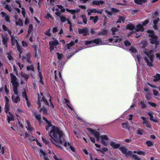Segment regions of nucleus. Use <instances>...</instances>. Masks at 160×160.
<instances>
[{"label": "nucleus", "mask_w": 160, "mask_h": 160, "mask_svg": "<svg viewBox=\"0 0 160 160\" xmlns=\"http://www.w3.org/2000/svg\"><path fill=\"white\" fill-rule=\"evenodd\" d=\"M27 70L28 71L32 70L34 71V68L33 65H31L30 66H28L27 68Z\"/></svg>", "instance_id": "a18cd8bd"}, {"label": "nucleus", "mask_w": 160, "mask_h": 160, "mask_svg": "<svg viewBox=\"0 0 160 160\" xmlns=\"http://www.w3.org/2000/svg\"><path fill=\"white\" fill-rule=\"evenodd\" d=\"M38 108H40L41 107V102L43 101L45 104L47 105L48 106H51V108L53 109L54 108V106L51 102V99L49 95H47V97L49 98L48 99L49 102H48L47 99H45L44 97L43 96L42 93L41 92L40 94H38Z\"/></svg>", "instance_id": "20e7f679"}, {"label": "nucleus", "mask_w": 160, "mask_h": 160, "mask_svg": "<svg viewBox=\"0 0 160 160\" xmlns=\"http://www.w3.org/2000/svg\"><path fill=\"white\" fill-rule=\"evenodd\" d=\"M104 3V2L102 0H95L92 1V4L97 6L102 5Z\"/></svg>", "instance_id": "a211bd4d"}, {"label": "nucleus", "mask_w": 160, "mask_h": 160, "mask_svg": "<svg viewBox=\"0 0 160 160\" xmlns=\"http://www.w3.org/2000/svg\"><path fill=\"white\" fill-rule=\"evenodd\" d=\"M2 43L3 44L6 45V43L7 41L8 40V38L7 37L2 36Z\"/></svg>", "instance_id": "37998d69"}, {"label": "nucleus", "mask_w": 160, "mask_h": 160, "mask_svg": "<svg viewBox=\"0 0 160 160\" xmlns=\"http://www.w3.org/2000/svg\"><path fill=\"white\" fill-rule=\"evenodd\" d=\"M58 58L59 59H61L63 57V55L62 54H60L58 52L57 53Z\"/></svg>", "instance_id": "13d9d810"}, {"label": "nucleus", "mask_w": 160, "mask_h": 160, "mask_svg": "<svg viewBox=\"0 0 160 160\" xmlns=\"http://www.w3.org/2000/svg\"><path fill=\"white\" fill-rule=\"evenodd\" d=\"M128 124L127 123H122V127L123 128L128 129L130 132H131V131L130 130V128L128 127Z\"/></svg>", "instance_id": "c85d7f7f"}, {"label": "nucleus", "mask_w": 160, "mask_h": 160, "mask_svg": "<svg viewBox=\"0 0 160 160\" xmlns=\"http://www.w3.org/2000/svg\"><path fill=\"white\" fill-rule=\"evenodd\" d=\"M120 150L122 152L126 155H132V153L130 151H128L124 147H121Z\"/></svg>", "instance_id": "4468645a"}, {"label": "nucleus", "mask_w": 160, "mask_h": 160, "mask_svg": "<svg viewBox=\"0 0 160 160\" xmlns=\"http://www.w3.org/2000/svg\"><path fill=\"white\" fill-rule=\"evenodd\" d=\"M78 41V39H76L75 42L73 41H71L70 43H69L68 44H67L66 45V48H65L64 50L66 51L67 49V48L68 49H70L71 47L75 43L77 42Z\"/></svg>", "instance_id": "f3484780"}, {"label": "nucleus", "mask_w": 160, "mask_h": 160, "mask_svg": "<svg viewBox=\"0 0 160 160\" xmlns=\"http://www.w3.org/2000/svg\"><path fill=\"white\" fill-rule=\"evenodd\" d=\"M109 41L112 43H115L117 42H120L122 41V39L119 37H114L113 38H110L109 40Z\"/></svg>", "instance_id": "ddd939ff"}, {"label": "nucleus", "mask_w": 160, "mask_h": 160, "mask_svg": "<svg viewBox=\"0 0 160 160\" xmlns=\"http://www.w3.org/2000/svg\"><path fill=\"white\" fill-rule=\"evenodd\" d=\"M78 32L79 34H82L83 36H86L89 33L88 29L87 28L83 29H78Z\"/></svg>", "instance_id": "f8f14e48"}, {"label": "nucleus", "mask_w": 160, "mask_h": 160, "mask_svg": "<svg viewBox=\"0 0 160 160\" xmlns=\"http://www.w3.org/2000/svg\"><path fill=\"white\" fill-rule=\"evenodd\" d=\"M124 44L126 46H129L131 45V43L128 41L126 40L123 42Z\"/></svg>", "instance_id": "bf43d9fd"}, {"label": "nucleus", "mask_w": 160, "mask_h": 160, "mask_svg": "<svg viewBox=\"0 0 160 160\" xmlns=\"http://www.w3.org/2000/svg\"><path fill=\"white\" fill-rule=\"evenodd\" d=\"M110 145L113 148H117L120 146L119 144L117 143L112 141L111 142Z\"/></svg>", "instance_id": "cd10ccee"}, {"label": "nucleus", "mask_w": 160, "mask_h": 160, "mask_svg": "<svg viewBox=\"0 0 160 160\" xmlns=\"http://www.w3.org/2000/svg\"><path fill=\"white\" fill-rule=\"evenodd\" d=\"M1 13L2 17L7 22H10V16L9 15L3 12H2Z\"/></svg>", "instance_id": "2eb2a0df"}, {"label": "nucleus", "mask_w": 160, "mask_h": 160, "mask_svg": "<svg viewBox=\"0 0 160 160\" xmlns=\"http://www.w3.org/2000/svg\"><path fill=\"white\" fill-rule=\"evenodd\" d=\"M148 20H146L144 22H142V24H139L135 26L132 24H128L127 26V29L132 31V32H143L144 30L143 27L145 26L149 22Z\"/></svg>", "instance_id": "7ed1b4c3"}, {"label": "nucleus", "mask_w": 160, "mask_h": 160, "mask_svg": "<svg viewBox=\"0 0 160 160\" xmlns=\"http://www.w3.org/2000/svg\"><path fill=\"white\" fill-rule=\"evenodd\" d=\"M35 57L37 58H38L41 55V52L37 48L36 46H35Z\"/></svg>", "instance_id": "5701e85b"}, {"label": "nucleus", "mask_w": 160, "mask_h": 160, "mask_svg": "<svg viewBox=\"0 0 160 160\" xmlns=\"http://www.w3.org/2000/svg\"><path fill=\"white\" fill-rule=\"evenodd\" d=\"M8 33L11 35V38L12 40V45L14 46L16 44L17 48L18 51L19 52L20 55V54L22 53L21 52V49L20 47V46L19 45L17 41L15 39V38L13 36L11 35V32L10 31H8Z\"/></svg>", "instance_id": "9b49d317"}, {"label": "nucleus", "mask_w": 160, "mask_h": 160, "mask_svg": "<svg viewBox=\"0 0 160 160\" xmlns=\"http://www.w3.org/2000/svg\"><path fill=\"white\" fill-rule=\"evenodd\" d=\"M9 110V105H5V112L6 113H8Z\"/></svg>", "instance_id": "4d7b16f0"}, {"label": "nucleus", "mask_w": 160, "mask_h": 160, "mask_svg": "<svg viewBox=\"0 0 160 160\" xmlns=\"http://www.w3.org/2000/svg\"><path fill=\"white\" fill-rule=\"evenodd\" d=\"M7 120L8 122L9 123L10 121H13L14 120V117L12 114L10 112H8L7 115Z\"/></svg>", "instance_id": "4be33fe9"}, {"label": "nucleus", "mask_w": 160, "mask_h": 160, "mask_svg": "<svg viewBox=\"0 0 160 160\" xmlns=\"http://www.w3.org/2000/svg\"><path fill=\"white\" fill-rule=\"evenodd\" d=\"M49 18H50L52 19V18L51 15L49 13H47L45 16V18L46 19H49Z\"/></svg>", "instance_id": "774afa93"}, {"label": "nucleus", "mask_w": 160, "mask_h": 160, "mask_svg": "<svg viewBox=\"0 0 160 160\" xmlns=\"http://www.w3.org/2000/svg\"><path fill=\"white\" fill-rule=\"evenodd\" d=\"M7 58H8L10 62L12 63L13 61V58L12 57L11 52H7Z\"/></svg>", "instance_id": "a878e982"}, {"label": "nucleus", "mask_w": 160, "mask_h": 160, "mask_svg": "<svg viewBox=\"0 0 160 160\" xmlns=\"http://www.w3.org/2000/svg\"><path fill=\"white\" fill-rule=\"evenodd\" d=\"M38 75L39 77V78H40V80L39 81L40 82L42 83L43 84V81H42V75L41 74V72H39V73L38 74Z\"/></svg>", "instance_id": "3c124183"}, {"label": "nucleus", "mask_w": 160, "mask_h": 160, "mask_svg": "<svg viewBox=\"0 0 160 160\" xmlns=\"http://www.w3.org/2000/svg\"><path fill=\"white\" fill-rule=\"evenodd\" d=\"M37 138L32 136H30L29 137L28 139L30 142H32V141H35Z\"/></svg>", "instance_id": "58836bf2"}, {"label": "nucleus", "mask_w": 160, "mask_h": 160, "mask_svg": "<svg viewBox=\"0 0 160 160\" xmlns=\"http://www.w3.org/2000/svg\"><path fill=\"white\" fill-rule=\"evenodd\" d=\"M5 105H10V104L9 103V100L8 98L7 97H5Z\"/></svg>", "instance_id": "5fc2aeb1"}, {"label": "nucleus", "mask_w": 160, "mask_h": 160, "mask_svg": "<svg viewBox=\"0 0 160 160\" xmlns=\"http://www.w3.org/2000/svg\"><path fill=\"white\" fill-rule=\"evenodd\" d=\"M64 100H65V103H67V105H68V107L71 110H73V108L71 107L69 105V101L67 100V99H66V98H65L64 99Z\"/></svg>", "instance_id": "8fccbe9b"}, {"label": "nucleus", "mask_w": 160, "mask_h": 160, "mask_svg": "<svg viewBox=\"0 0 160 160\" xmlns=\"http://www.w3.org/2000/svg\"><path fill=\"white\" fill-rule=\"evenodd\" d=\"M140 103L141 105V107L142 108L145 109L146 108V105L144 101H141Z\"/></svg>", "instance_id": "49530a36"}, {"label": "nucleus", "mask_w": 160, "mask_h": 160, "mask_svg": "<svg viewBox=\"0 0 160 160\" xmlns=\"http://www.w3.org/2000/svg\"><path fill=\"white\" fill-rule=\"evenodd\" d=\"M87 129L91 132L96 138L97 141L100 142L105 146H107L109 143L108 137L105 135L100 136L98 132L90 128H87Z\"/></svg>", "instance_id": "f03ea898"}, {"label": "nucleus", "mask_w": 160, "mask_h": 160, "mask_svg": "<svg viewBox=\"0 0 160 160\" xmlns=\"http://www.w3.org/2000/svg\"><path fill=\"white\" fill-rule=\"evenodd\" d=\"M49 44L50 45L56 46L58 44V41L54 40L53 41H50L49 42Z\"/></svg>", "instance_id": "c756f323"}, {"label": "nucleus", "mask_w": 160, "mask_h": 160, "mask_svg": "<svg viewBox=\"0 0 160 160\" xmlns=\"http://www.w3.org/2000/svg\"><path fill=\"white\" fill-rule=\"evenodd\" d=\"M119 11V10L115 8H112V12H108L107 11H106V12H107V13L109 15H112V12H118Z\"/></svg>", "instance_id": "473e14b6"}, {"label": "nucleus", "mask_w": 160, "mask_h": 160, "mask_svg": "<svg viewBox=\"0 0 160 160\" xmlns=\"http://www.w3.org/2000/svg\"><path fill=\"white\" fill-rule=\"evenodd\" d=\"M134 153H137L138 154L140 155H143L144 156L145 155V152L141 151H134Z\"/></svg>", "instance_id": "c03bdc74"}, {"label": "nucleus", "mask_w": 160, "mask_h": 160, "mask_svg": "<svg viewBox=\"0 0 160 160\" xmlns=\"http://www.w3.org/2000/svg\"><path fill=\"white\" fill-rule=\"evenodd\" d=\"M90 20H93V22L94 23H95L98 20V17L95 16V17L93 16H91L90 18Z\"/></svg>", "instance_id": "ea45409f"}, {"label": "nucleus", "mask_w": 160, "mask_h": 160, "mask_svg": "<svg viewBox=\"0 0 160 160\" xmlns=\"http://www.w3.org/2000/svg\"><path fill=\"white\" fill-rule=\"evenodd\" d=\"M125 18L122 16L119 17L118 20L117 22V23H121L122 22H124Z\"/></svg>", "instance_id": "e433bc0d"}, {"label": "nucleus", "mask_w": 160, "mask_h": 160, "mask_svg": "<svg viewBox=\"0 0 160 160\" xmlns=\"http://www.w3.org/2000/svg\"><path fill=\"white\" fill-rule=\"evenodd\" d=\"M159 80H160V75L159 74H157L154 77L153 81L155 82H156Z\"/></svg>", "instance_id": "4c0bfd02"}, {"label": "nucleus", "mask_w": 160, "mask_h": 160, "mask_svg": "<svg viewBox=\"0 0 160 160\" xmlns=\"http://www.w3.org/2000/svg\"><path fill=\"white\" fill-rule=\"evenodd\" d=\"M147 0H134V2L137 4H142L147 2Z\"/></svg>", "instance_id": "7c9ffc66"}, {"label": "nucleus", "mask_w": 160, "mask_h": 160, "mask_svg": "<svg viewBox=\"0 0 160 160\" xmlns=\"http://www.w3.org/2000/svg\"><path fill=\"white\" fill-rule=\"evenodd\" d=\"M16 24L17 25H19L20 26H22L23 25V23L21 19H18L16 21Z\"/></svg>", "instance_id": "72a5a7b5"}, {"label": "nucleus", "mask_w": 160, "mask_h": 160, "mask_svg": "<svg viewBox=\"0 0 160 160\" xmlns=\"http://www.w3.org/2000/svg\"><path fill=\"white\" fill-rule=\"evenodd\" d=\"M11 76V82L12 83L13 86V89H18V87L19 86L18 81L17 78L13 74L11 73L10 74Z\"/></svg>", "instance_id": "1a4fd4ad"}, {"label": "nucleus", "mask_w": 160, "mask_h": 160, "mask_svg": "<svg viewBox=\"0 0 160 160\" xmlns=\"http://www.w3.org/2000/svg\"><path fill=\"white\" fill-rule=\"evenodd\" d=\"M66 10L67 11L69 12L72 14L77 13L79 12V10L78 9H77L76 10H72L69 9H66Z\"/></svg>", "instance_id": "bb28decb"}, {"label": "nucleus", "mask_w": 160, "mask_h": 160, "mask_svg": "<svg viewBox=\"0 0 160 160\" xmlns=\"http://www.w3.org/2000/svg\"><path fill=\"white\" fill-rule=\"evenodd\" d=\"M39 111L43 114H46L47 113V110L45 108L43 107L40 109Z\"/></svg>", "instance_id": "79ce46f5"}, {"label": "nucleus", "mask_w": 160, "mask_h": 160, "mask_svg": "<svg viewBox=\"0 0 160 160\" xmlns=\"http://www.w3.org/2000/svg\"><path fill=\"white\" fill-rule=\"evenodd\" d=\"M4 147H2L1 145L0 144V152L2 154H3L4 153Z\"/></svg>", "instance_id": "603ef678"}, {"label": "nucleus", "mask_w": 160, "mask_h": 160, "mask_svg": "<svg viewBox=\"0 0 160 160\" xmlns=\"http://www.w3.org/2000/svg\"><path fill=\"white\" fill-rule=\"evenodd\" d=\"M22 14L23 17L25 18V10L23 8H22Z\"/></svg>", "instance_id": "69168bd1"}, {"label": "nucleus", "mask_w": 160, "mask_h": 160, "mask_svg": "<svg viewBox=\"0 0 160 160\" xmlns=\"http://www.w3.org/2000/svg\"><path fill=\"white\" fill-rule=\"evenodd\" d=\"M5 8L10 12H11L12 11L13 9L11 7L9 6L7 4L5 5Z\"/></svg>", "instance_id": "a19ab883"}, {"label": "nucleus", "mask_w": 160, "mask_h": 160, "mask_svg": "<svg viewBox=\"0 0 160 160\" xmlns=\"http://www.w3.org/2000/svg\"><path fill=\"white\" fill-rule=\"evenodd\" d=\"M57 6L59 9H61V11L62 12H64L65 11V9L63 8V7L61 5H57Z\"/></svg>", "instance_id": "6e6d98bb"}, {"label": "nucleus", "mask_w": 160, "mask_h": 160, "mask_svg": "<svg viewBox=\"0 0 160 160\" xmlns=\"http://www.w3.org/2000/svg\"><path fill=\"white\" fill-rule=\"evenodd\" d=\"M51 29L50 28L49 29L47 30L45 32V34L48 36H51V33L50 32Z\"/></svg>", "instance_id": "de8ad7c7"}, {"label": "nucleus", "mask_w": 160, "mask_h": 160, "mask_svg": "<svg viewBox=\"0 0 160 160\" xmlns=\"http://www.w3.org/2000/svg\"><path fill=\"white\" fill-rule=\"evenodd\" d=\"M144 52L147 57L144 58V60L147 65L150 66H152L153 61L154 53L151 50H144Z\"/></svg>", "instance_id": "39448f33"}, {"label": "nucleus", "mask_w": 160, "mask_h": 160, "mask_svg": "<svg viewBox=\"0 0 160 160\" xmlns=\"http://www.w3.org/2000/svg\"><path fill=\"white\" fill-rule=\"evenodd\" d=\"M160 19L158 18L154 19L153 21V28L157 30L158 27L157 26V23L159 21Z\"/></svg>", "instance_id": "b1692460"}, {"label": "nucleus", "mask_w": 160, "mask_h": 160, "mask_svg": "<svg viewBox=\"0 0 160 160\" xmlns=\"http://www.w3.org/2000/svg\"><path fill=\"white\" fill-rule=\"evenodd\" d=\"M33 114L35 117L38 120L40 124L42 122V119L41 118V115L40 114H37L36 113L35 111H33Z\"/></svg>", "instance_id": "412c9836"}, {"label": "nucleus", "mask_w": 160, "mask_h": 160, "mask_svg": "<svg viewBox=\"0 0 160 160\" xmlns=\"http://www.w3.org/2000/svg\"><path fill=\"white\" fill-rule=\"evenodd\" d=\"M85 43L86 45H90V47L104 44V43L99 39H96L93 40L85 41Z\"/></svg>", "instance_id": "0eeeda50"}, {"label": "nucleus", "mask_w": 160, "mask_h": 160, "mask_svg": "<svg viewBox=\"0 0 160 160\" xmlns=\"http://www.w3.org/2000/svg\"><path fill=\"white\" fill-rule=\"evenodd\" d=\"M42 140L45 144H48L49 141L44 139L43 137H42Z\"/></svg>", "instance_id": "338daca9"}, {"label": "nucleus", "mask_w": 160, "mask_h": 160, "mask_svg": "<svg viewBox=\"0 0 160 160\" xmlns=\"http://www.w3.org/2000/svg\"><path fill=\"white\" fill-rule=\"evenodd\" d=\"M148 114L150 117V120L151 121H152L155 122H158V120L157 119H153V117L152 113L148 112Z\"/></svg>", "instance_id": "2f4dec72"}, {"label": "nucleus", "mask_w": 160, "mask_h": 160, "mask_svg": "<svg viewBox=\"0 0 160 160\" xmlns=\"http://www.w3.org/2000/svg\"><path fill=\"white\" fill-rule=\"evenodd\" d=\"M51 137V142L56 146L61 148V145H63L68 149H70L72 152H74L75 149L74 147L69 142H67L64 139L65 134L58 127L53 126L49 133Z\"/></svg>", "instance_id": "f257e3e1"}, {"label": "nucleus", "mask_w": 160, "mask_h": 160, "mask_svg": "<svg viewBox=\"0 0 160 160\" xmlns=\"http://www.w3.org/2000/svg\"><path fill=\"white\" fill-rule=\"evenodd\" d=\"M147 32L149 34V36L151 37L150 39L151 43L156 45H158L159 41L158 40V37L154 35L153 31L149 30L147 31Z\"/></svg>", "instance_id": "6e6552de"}, {"label": "nucleus", "mask_w": 160, "mask_h": 160, "mask_svg": "<svg viewBox=\"0 0 160 160\" xmlns=\"http://www.w3.org/2000/svg\"><path fill=\"white\" fill-rule=\"evenodd\" d=\"M39 153L41 157V155H42L43 159L44 160H49L46 155V153L42 149H40Z\"/></svg>", "instance_id": "6ab92c4d"}, {"label": "nucleus", "mask_w": 160, "mask_h": 160, "mask_svg": "<svg viewBox=\"0 0 160 160\" xmlns=\"http://www.w3.org/2000/svg\"><path fill=\"white\" fill-rule=\"evenodd\" d=\"M107 33V32L106 30H103L101 32L98 33L99 35L102 34L103 35H106Z\"/></svg>", "instance_id": "864d4df0"}, {"label": "nucleus", "mask_w": 160, "mask_h": 160, "mask_svg": "<svg viewBox=\"0 0 160 160\" xmlns=\"http://www.w3.org/2000/svg\"><path fill=\"white\" fill-rule=\"evenodd\" d=\"M146 144L148 147L152 146L153 145V142L150 141H147L146 142Z\"/></svg>", "instance_id": "e2e57ef3"}, {"label": "nucleus", "mask_w": 160, "mask_h": 160, "mask_svg": "<svg viewBox=\"0 0 160 160\" xmlns=\"http://www.w3.org/2000/svg\"><path fill=\"white\" fill-rule=\"evenodd\" d=\"M26 122L27 125L26 126V127L27 130L30 132L32 131L33 130V128L31 127L30 122L28 121H27Z\"/></svg>", "instance_id": "393cba45"}, {"label": "nucleus", "mask_w": 160, "mask_h": 160, "mask_svg": "<svg viewBox=\"0 0 160 160\" xmlns=\"http://www.w3.org/2000/svg\"><path fill=\"white\" fill-rule=\"evenodd\" d=\"M141 118L143 120V122L142 123L143 124H145L146 126L148 128H151V126L150 124L148 122V121L147 120V119L146 118L143 117H141Z\"/></svg>", "instance_id": "dca6fc26"}, {"label": "nucleus", "mask_w": 160, "mask_h": 160, "mask_svg": "<svg viewBox=\"0 0 160 160\" xmlns=\"http://www.w3.org/2000/svg\"><path fill=\"white\" fill-rule=\"evenodd\" d=\"M43 120L46 122L47 125L46 127V129L47 131H48L49 129V128L51 127L52 126V124L46 118L44 117H43Z\"/></svg>", "instance_id": "aec40b11"}, {"label": "nucleus", "mask_w": 160, "mask_h": 160, "mask_svg": "<svg viewBox=\"0 0 160 160\" xmlns=\"http://www.w3.org/2000/svg\"><path fill=\"white\" fill-rule=\"evenodd\" d=\"M22 96L23 98H25L26 100H27L28 99L26 89H24L23 91L22 92Z\"/></svg>", "instance_id": "c9c22d12"}, {"label": "nucleus", "mask_w": 160, "mask_h": 160, "mask_svg": "<svg viewBox=\"0 0 160 160\" xmlns=\"http://www.w3.org/2000/svg\"><path fill=\"white\" fill-rule=\"evenodd\" d=\"M96 9H89L87 10L88 14L89 15H91L92 13H96Z\"/></svg>", "instance_id": "f704fd0d"}, {"label": "nucleus", "mask_w": 160, "mask_h": 160, "mask_svg": "<svg viewBox=\"0 0 160 160\" xmlns=\"http://www.w3.org/2000/svg\"><path fill=\"white\" fill-rule=\"evenodd\" d=\"M32 24L29 25V29L28 31V32H31L32 31Z\"/></svg>", "instance_id": "052dcab7"}, {"label": "nucleus", "mask_w": 160, "mask_h": 160, "mask_svg": "<svg viewBox=\"0 0 160 160\" xmlns=\"http://www.w3.org/2000/svg\"><path fill=\"white\" fill-rule=\"evenodd\" d=\"M60 18L61 22H65L66 20H68L65 17L62 15L60 16Z\"/></svg>", "instance_id": "09e8293b"}, {"label": "nucleus", "mask_w": 160, "mask_h": 160, "mask_svg": "<svg viewBox=\"0 0 160 160\" xmlns=\"http://www.w3.org/2000/svg\"><path fill=\"white\" fill-rule=\"evenodd\" d=\"M22 44L23 47L25 48L28 45V43L25 41H23L22 42Z\"/></svg>", "instance_id": "0e129e2a"}, {"label": "nucleus", "mask_w": 160, "mask_h": 160, "mask_svg": "<svg viewBox=\"0 0 160 160\" xmlns=\"http://www.w3.org/2000/svg\"><path fill=\"white\" fill-rule=\"evenodd\" d=\"M13 91L14 94L12 96V99L13 102L17 103L20 101L19 92L18 89H13Z\"/></svg>", "instance_id": "9d476101"}, {"label": "nucleus", "mask_w": 160, "mask_h": 160, "mask_svg": "<svg viewBox=\"0 0 160 160\" xmlns=\"http://www.w3.org/2000/svg\"><path fill=\"white\" fill-rule=\"evenodd\" d=\"M52 153L54 155L53 157L55 160H62L60 157H58L55 155L54 152H52Z\"/></svg>", "instance_id": "680f3d73"}, {"label": "nucleus", "mask_w": 160, "mask_h": 160, "mask_svg": "<svg viewBox=\"0 0 160 160\" xmlns=\"http://www.w3.org/2000/svg\"><path fill=\"white\" fill-rule=\"evenodd\" d=\"M129 50L135 58L136 60H137L139 62H140V61L142 58V53L139 52L138 53L136 49L132 47H131L129 49Z\"/></svg>", "instance_id": "423d86ee"}]
</instances>
